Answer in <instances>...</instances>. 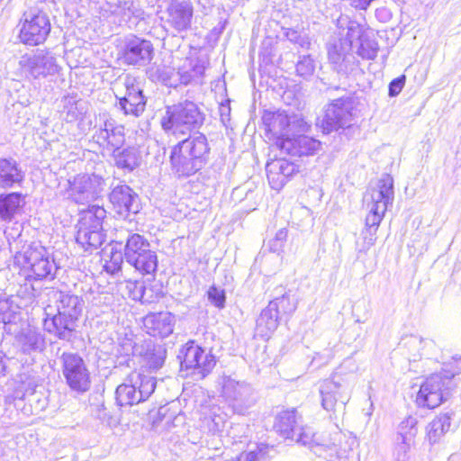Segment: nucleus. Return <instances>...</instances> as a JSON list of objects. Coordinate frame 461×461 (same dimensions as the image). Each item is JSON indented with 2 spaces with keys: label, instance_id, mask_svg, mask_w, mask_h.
Instances as JSON below:
<instances>
[{
  "label": "nucleus",
  "instance_id": "obj_17",
  "mask_svg": "<svg viewBox=\"0 0 461 461\" xmlns=\"http://www.w3.org/2000/svg\"><path fill=\"white\" fill-rule=\"evenodd\" d=\"M352 122V104L347 100L337 99L327 106L321 126L323 131L329 133L349 127Z\"/></svg>",
  "mask_w": 461,
  "mask_h": 461
},
{
  "label": "nucleus",
  "instance_id": "obj_28",
  "mask_svg": "<svg viewBox=\"0 0 461 461\" xmlns=\"http://www.w3.org/2000/svg\"><path fill=\"white\" fill-rule=\"evenodd\" d=\"M357 33V38L360 37V28L358 25L352 24L350 27H348V32L347 34V39L344 40V41H339L338 43L330 44L328 47V58L330 61L334 64L338 65L342 62L347 56V53L351 49L353 45V38L354 33Z\"/></svg>",
  "mask_w": 461,
  "mask_h": 461
},
{
  "label": "nucleus",
  "instance_id": "obj_37",
  "mask_svg": "<svg viewBox=\"0 0 461 461\" xmlns=\"http://www.w3.org/2000/svg\"><path fill=\"white\" fill-rule=\"evenodd\" d=\"M417 433V419L412 416H409L400 423L395 438H399L400 440L415 441Z\"/></svg>",
  "mask_w": 461,
  "mask_h": 461
},
{
  "label": "nucleus",
  "instance_id": "obj_27",
  "mask_svg": "<svg viewBox=\"0 0 461 461\" xmlns=\"http://www.w3.org/2000/svg\"><path fill=\"white\" fill-rule=\"evenodd\" d=\"M23 177V173L15 159L0 158V188H11L20 185Z\"/></svg>",
  "mask_w": 461,
  "mask_h": 461
},
{
  "label": "nucleus",
  "instance_id": "obj_52",
  "mask_svg": "<svg viewBox=\"0 0 461 461\" xmlns=\"http://www.w3.org/2000/svg\"><path fill=\"white\" fill-rule=\"evenodd\" d=\"M413 445L414 441L400 440L399 438H395V450L397 453V457L399 459L405 457L407 453L410 451L411 447Z\"/></svg>",
  "mask_w": 461,
  "mask_h": 461
},
{
  "label": "nucleus",
  "instance_id": "obj_18",
  "mask_svg": "<svg viewBox=\"0 0 461 461\" xmlns=\"http://www.w3.org/2000/svg\"><path fill=\"white\" fill-rule=\"evenodd\" d=\"M24 264L30 267L35 278L53 276L56 268L53 259L43 247H29L23 254Z\"/></svg>",
  "mask_w": 461,
  "mask_h": 461
},
{
  "label": "nucleus",
  "instance_id": "obj_60",
  "mask_svg": "<svg viewBox=\"0 0 461 461\" xmlns=\"http://www.w3.org/2000/svg\"><path fill=\"white\" fill-rule=\"evenodd\" d=\"M295 43L299 44L301 47L304 49H309L311 45V41L308 37L301 36V39L298 40Z\"/></svg>",
  "mask_w": 461,
  "mask_h": 461
},
{
  "label": "nucleus",
  "instance_id": "obj_41",
  "mask_svg": "<svg viewBox=\"0 0 461 461\" xmlns=\"http://www.w3.org/2000/svg\"><path fill=\"white\" fill-rule=\"evenodd\" d=\"M66 120L73 122L85 113V103L82 100H76L73 97H66L64 104Z\"/></svg>",
  "mask_w": 461,
  "mask_h": 461
},
{
  "label": "nucleus",
  "instance_id": "obj_58",
  "mask_svg": "<svg viewBox=\"0 0 461 461\" xmlns=\"http://www.w3.org/2000/svg\"><path fill=\"white\" fill-rule=\"evenodd\" d=\"M285 36L287 37V39L291 41V42H294L295 43L296 41H298V40L301 39V34L298 33V32H296L295 30L294 29H288L286 33H285Z\"/></svg>",
  "mask_w": 461,
  "mask_h": 461
},
{
  "label": "nucleus",
  "instance_id": "obj_31",
  "mask_svg": "<svg viewBox=\"0 0 461 461\" xmlns=\"http://www.w3.org/2000/svg\"><path fill=\"white\" fill-rule=\"evenodd\" d=\"M274 306V304H268L257 320L256 331L264 339H268L279 324V316L273 310Z\"/></svg>",
  "mask_w": 461,
  "mask_h": 461
},
{
  "label": "nucleus",
  "instance_id": "obj_56",
  "mask_svg": "<svg viewBox=\"0 0 461 461\" xmlns=\"http://www.w3.org/2000/svg\"><path fill=\"white\" fill-rule=\"evenodd\" d=\"M287 238V230L286 229H280L275 236L274 242L276 243L275 246L282 247L283 243L285 241Z\"/></svg>",
  "mask_w": 461,
  "mask_h": 461
},
{
  "label": "nucleus",
  "instance_id": "obj_15",
  "mask_svg": "<svg viewBox=\"0 0 461 461\" xmlns=\"http://www.w3.org/2000/svg\"><path fill=\"white\" fill-rule=\"evenodd\" d=\"M181 353L183 354L181 368L193 370V375L200 378L205 377L215 366L214 357L194 342L187 343Z\"/></svg>",
  "mask_w": 461,
  "mask_h": 461
},
{
  "label": "nucleus",
  "instance_id": "obj_57",
  "mask_svg": "<svg viewBox=\"0 0 461 461\" xmlns=\"http://www.w3.org/2000/svg\"><path fill=\"white\" fill-rule=\"evenodd\" d=\"M230 107L229 104H221L220 106L221 120L223 123L230 121Z\"/></svg>",
  "mask_w": 461,
  "mask_h": 461
},
{
  "label": "nucleus",
  "instance_id": "obj_47",
  "mask_svg": "<svg viewBox=\"0 0 461 461\" xmlns=\"http://www.w3.org/2000/svg\"><path fill=\"white\" fill-rule=\"evenodd\" d=\"M137 378H138V382L136 386L135 387V390L137 391L138 394L140 393V391H146V386L149 385L150 388L149 390L148 391V399L149 398V396L154 393L155 391V388H156V384H157V381H156V378L151 376V375H145V374H141L140 372H137Z\"/></svg>",
  "mask_w": 461,
  "mask_h": 461
},
{
  "label": "nucleus",
  "instance_id": "obj_34",
  "mask_svg": "<svg viewBox=\"0 0 461 461\" xmlns=\"http://www.w3.org/2000/svg\"><path fill=\"white\" fill-rule=\"evenodd\" d=\"M451 426V415L443 413L437 416L428 426V438L430 443L434 444L447 432Z\"/></svg>",
  "mask_w": 461,
  "mask_h": 461
},
{
  "label": "nucleus",
  "instance_id": "obj_2",
  "mask_svg": "<svg viewBox=\"0 0 461 461\" xmlns=\"http://www.w3.org/2000/svg\"><path fill=\"white\" fill-rule=\"evenodd\" d=\"M203 121V113L197 104L185 100L167 107L161 126L167 134L180 137L199 128Z\"/></svg>",
  "mask_w": 461,
  "mask_h": 461
},
{
  "label": "nucleus",
  "instance_id": "obj_14",
  "mask_svg": "<svg viewBox=\"0 0 461 461\" xmlns=\"http://www.w3.org/2000/svg\"><path fill=\"white\" fill-rule=\"evenodd\" d=\"M181 353L183 354L181 368L193 370V375L200 378L205 377L215 366L214 357L194 342L187 343Z\"/></svg>",
  "mask_w": 461,
  "mask_h": 461
},
{
  "label": "nucleus",
  "instance_id": "obj_40",
  "mask_svg": "<svg viewBox=\"0 0 461 461\" xmlns=\"http://www.w3.org/2000/svg\"><path fill=\"white\" fill-rule=\"evenodd\" d=\"M378 227L366 223V228L361 232V240L357 241V249L359 252L366 253L375 245Z\"/></svg>",
  "mask_w": 461,
  "mask_h": 461
},
{
  "label": "nucleus",
  "instance_id": "obj_63",
  "mask_svg": "<svg viewBox=\"0 0 461 461\" xmlns=\"http://www.w3.org/2000/svg\"><path fill=\"white\" fill-rule=\"evenodd\" d=\"M376 14H377V15L384 14V16H388L387 10H385V9H383V10H377V11H376Z\"/></svg>",
  "mask_w": 461,
  "mask_h": 461
},
{
  "label": "nucleus",
  "instance_id": "obj_51",
  "mask_svg": "<svg viewBox=\"0 0 461 461\" xmlns=\"http://www.w3.org/2000/svg\"><path fill=\"white\" fill-rule=\"evenodd\" d=\"M134 345H135V342L133 341L131 336L128 337V335H126L123 339H119L118 351L122 355L129 356V355L134 353Z\"/></svg>",
  "mask_w": 461,
  "mask_h": 461
},
{
  "label": "nucleus",
  "instance_id": "obj_9",
  "mask_svg": "<svg viewBox=\"0 0 461 461\" xmlns=\"http://www.w3.org/2000/svg\"><path fill=\"white\" fill-rule=\"evenodd\" d=\"M62 375L70 389L78 393L90 388V374L83 358L76 353H63L61 357Z\"/></svg>",
  "mask_w": 461,
  "mask_h": 461
},
{
  "label": "nucleus",
  "instance_id": "obj_16",
  "mask_svg": "<svg viewBox=\"0 0 461 461\" xmlns=\"http://www.w3.org/2000/svg\"><path fill=\"white\" fill-rule=\"evenodd\" d=\"M20 65L34 79L55 75L59 70L57 59L50 52L45 50L23 57Z\"/></svg>",
  "mask_w": 461,
  "mask_h": 461
},
{
  "label": "nucleus",
  "instance_id": "obj_25",
  "mask_svg": "<svg viewBox=\"0 0 461 461\" xmlns=\"http://www.w3.org/2000/svg\"><path fill=\"white\" fill-rule=\"evenodd\" d=\"M175 322V316L168 312L149 313L143 320L147 333L159 338H166L172 334Z\"/></svg>",
  "mask_w": 461,
  "mask_h": 461
},
{
  "label": "nucleus",
  "instance_id": "obj_23",
  "mask_svg": "<svg viewBox=\"0 0 461 461\" xmlns=\"http://www.w3.org/2000/svg\"><path fill=\"white\" fill-rule=\"evenodd\" d=\"M137 371L131 372L124 383L120 384L116 389V401L121 406H131L139 404L148 400V391L149 386H146V391H140L138 394L135 387L138 382Z\"/></svg>",
  "mask_w": 461,
  "mask_h": 461
},
{
  "label": "nucleus",
  "instance_id": "obj_13",
  "mask_svg": "<svg viewBox=\"0 0 461 461\" xmlns=\"http://www.w3.org/2000/svg\"><path fill=\"white\" fill-rule=\"evenodd\" d=\"M100 123L95 131L92 139L104 150L116 152L123 145L124 127L116 124L115 121L109 115H100Z\"/></svg>",
  "mask_w": 461,
  "mask_h": 461
},
{
  "label": "nucleus",
  "instance_id": "obj_55",
  "mask_svg": "<svg viewBox=\"0 0 461 461\" xmlns=\"http://www.w3.org/2000/svg\"><path fill=\"white\" fill-rule=\"evenodd\" d=\"M357 53L364 59H373L376 56V49L373 47L366 49L364 43L361 42L358 47Z\"/></svg>",
  "mask_w": 461,
  "mask_h": 461
},
{
  "label": "nucleus",
  "instance_id": "obj_10",
  "mask_svg": "<svg viewBox=\"0 0 461 461\" xmlns=\"http://www.w3.org/2000/svg\"><path fill=\"white\" fill-rule=\"evenodd\" d=\"M454 375L433 374L421 384L416 397L418 405L433 409L439 406L448 395V384Z\"/></svg>",
  "mask_w": 461,
  "mask_h": 461
},
{
  "label": "nucleus",
  "instance_id": "obj_1",
  "mask_svg": "<svg viewBox=\"0 0 461 461\" xmlns=\"http://www.w3.org/2000/svg\"><path fill=\"white\" fill-rule=\"evenodd\" d=\"M209 150L208 141L203 134L189 136L172 149L171 166L178 176H189L202 167Z\"/></svg>",
  "mask_w": 461,
  "mask_h": 461
},
{
  "label": "nucleus",
  "instance_id": "obj_12",
  "mask_svg": "<svg viewBox=\"0 0 461 461\" xmlns=\"http://www.w3.org/2000/svg\"><path fill=\"white\" fill-rule=\"evenodd\" d=\"M194 9L189 0H170L164 12L162 20L177 34L191 30Z\"/></svg>",
  "mask_w": 461,
  "mask_h": 461
},
{
  "label": "nucleus",
  "instance_id": "obj_35",
  "mask_svg": "<svg viewBox=\"0 0 461 461\" xmlns=\"http://www.w3.org/2000/svg\"><path fill=\"white\" fill-rule=\"evenodd\" d=\"M131 266L142 275L153 274L158 267L157 254L150 249L140 256L137 261L131 263Z\"/></svg>",
  "mask_w": 461,
  "mask_h": 461
},
{
  "label": "nucleus",
  "instance_id": "obj_53",
  "mask_svg": "<svg viewBox=\"0 0 461 461\" xmlns=\"http://www.w3.org/2000/svg\"><path fill=\"white\" fill-rule=\"evenodd\" d=\"M405 76H401L397 78H394L389 85V95L390 96H396L398 95L401 91L402 90L404 85H405Z\"/></svg>",
  "mask_w": 461,
  "mask_h": 461
},
{
  "label": "nucleus",
  "instance_id": "obj_5",
  "mask_svg": "<svg viewBox=\"0 0 461 461\" xmlns=\"http://www.w3.org/2000/svg\"><path fill=\"white\" fill-rule=\"evenodd\" d=\"M218 384L221 387L218 393L234 413L243 415L256 403V393L245 381L223 375L219 378Z\"/></svg>",
  "mask_w": 461,
  "mask_h": 461
},
{
  "label": "nucleus",
  "instance_id": "obj_38",
  "mask_svg": "<svg viewBox=\"0 0 461 461\" xmlns=\"http://www.w3.org/2000/svg\"><path fill=\"white\" fill-rule=\"evenodd\" d=\"M115 164L120 168L134 169L139 165V158L132 148L125 149L114 155Z\"/></svg>",
  "mask_w": 461,
  "mask_h": 461
},
{
  "label": "nucleus",
  "instance_id": "obj_33",
  "mask_svg": "<svg viewBox=\"0 0 461 461\" xmlns=\"http://www.w3.org/2000/svg\"><path fill=\"white\" fill-rule=\"evenodd\" d=\"M298 417L296 414V411L286 410L281 411L276 416V421L275 424V428L277 432L282 435L285 438H294V434L296 429L298 427Z\"/></svg>",
  "mask_w": 461,
  "mask_h": 461
},
{
  "label": "nucleus",
  "instance_id": "obj_54",
  "mask_svg": "<svg viewBox=\"0 0 461 461\" xmlns=\"http://www.w3.org/2000/svg\"><path fill=\"white\" fill-rule=\"evenodd\" d=\"M127 288L132 290L131 298L133 300L144 301V286L141 284L130 282Z\"/></svg>",
  "mask_w": 461,
  "mask_h": 461
},
{
  "label": "nucleus",
  "instance_id": "obj_29",
  "mask_svg": "<svg viewBox=\"0 0 461 461\" xmlns=\"http://www.w3.org/2000/svg\"><path fill=\"white\" fill-rule=\"evenodd\" d=\"M24 203V196L20 193L0 194V221L10 222Z\"/></svg>",
  "mask_w": 461,
  "mask_h": 461
},
{
  "label": "nucleus",
  "instance_id": "obj_26",
  "mask_svg": "<svg viewBox=\"0 0 461 461\" xmlns=\"http://www.w3.org/2000/svg\"><path fill=\"white\" fill-rule=\"evenodd\" d=\"M268 130L276 137V141L290 137L289 133L301 128L303 122L296 116H289L285 112H277L272 114L267 124Z\"/></svg>",
  "mask_w": 461,
  "mask_h": 461
},
{
  "label": "nucleus",
  "instance_id": "obj_44",
  "mask_svg": "<svg viewBox=\"0 0 461 461\" xmlns=\"http://www.w3.org/2000/svg\"><path fill=\"white\" fill-rule=\"evenodd\" d=\"M158 79L161 81L165 86L170 87L177 86L179 83L178 71H175L174 68L169 67H159L157 69Z\"/></svg>",
  "mask_w": 461,
  "mask_h": 461
},
{
  "label": "nucleus",
  "instance_id": "obj_48",
  "mask_svg": "<svg viewBox=\"0 0 461 461\" xmlns=\"http://www.w3.org/2000/svg\"><path fill=\"white\" fill-rule=\"evenodd\" d=\"M314 434L309 427H297L294 438L290 439L294 440L303 446H310L313 442Z\"/></svg>",
  "mask_w": 461,
  "mask_h": 461
},
{
  "label": "nucleus",
  "instance_id": "obj_3",
  "mask_svg": "<svg viewBox=\"0 0 461 461\" xmlns=\"http://www.w3.org/2000/svg\"><path fill=\"white\" fill-rule=\"evenodd\" d=\"M83 303L74 294L59 292L57 295L58 313L45 325L49 331L55 333L59 339L70 340L75 327V321L81 314Z\"/></svg>",
  "mask_w": 461,
  "mask_h": 461
},
{
  "label": "nucleus",
  "instance_id": "obj_62",
  "mask_svg": "<svg viewBox=\"0 0 461 461\" xmlns=\"http://www.w3.org/2000/svg\"><path fill=\"white\" fill-rule=\"evenodd\" d=\"M226 461H242V457H241V455L240 453L237 456L232 457V458L229 459V460H226Z\"/></svg>",
  "mask_w": 461,
  "mask_h": 461
},
{
  "label": "nucleus",
  "instance_id": "obj_21",
  "mask_svg": "<svg viewBox=\"0 0 461 461\" xmlns=\"http://www.w3.org/2000/svg\"><path fill=\"white\" fill-rule=\"evenodd\" d=\"M276 146L284 153L302 157L314 155L320 149L321 142L313 138L299 135L277 140Z\"/></svg>",
  "mask_w": 461,
  "mask_h": 461
},
{
  "label": "nucleus",
  "instance_id": "obj_45",
  "mask_svg": "<svg viewBox=\"0 0 461 461\" xmlns=\"http://www.w3.org/2000/svg\"><path fill=\"white\" fill-rule=\"evenodd\" d=\"M315 70V61L310 55L300 58L296 64V72L300 77L308 78L312 77Z\"/></svg>",
  "mask_w": 461,
  "mask_h": 461
},
{
  "label": "nucleus",
  "instance_id": "obj_4",
  "mask_svg": "<svg viewBox=\"0 0 461 461\" xmlns=\"http://www.w3.org/2000/svg\"><path fill=\"white\" fill-rule=\"evenodd\" d=\"M106 216L101 206L93 205L81 213L77 225L76 241L86 251H92L104 241L103 221Z\"/></svg>",
  "mask_w": 461,
  "mask_h": 461
},
{
  "label": "nucleus",
  "instance_id": "obj_22",
  "mask_svg": "<svg viewBox=\"0 0 461 461\" xmlns=\"http://www.w3.org/2000/svg\"><path fill=\"white\" fill-rule=\"evenodd\" d=\"M321 405L327 411H335L339 402L343 406L350 399V392L345 386L334 380H325L320 387Z\"/></svg>",
  "mask_w": 461,
  "mask_h": 461
},
{
  "label": "nucleus",
  "instance_id": "obj_42",
  "mask_svg": "<svg viewBox=\"0 0 461 461\" xmlns=\"http://www.w3.org/2000/svg\"><path fill=\"white\" fill-rule=\"evenodd\" d=\"M269 447L258 444L240 452L242 461H266L268 458Z\"/></svg>",
  "mask_w": 461,
  "mask_h": 461
},
{
  "label": "nucleus",
  "instance_id": "obj_59",
  "mask_svg": "<svg viewBox=\"0 0 461 461\" xmlns=\"http://www.w3.org/2000/svg\"><path fill=\"white\" fill-rule=\"evenodd\" d=\"M167 411V408L161 407V408H159L158 412V417L162 416L163 418L166 419V420H165V425L166 426H167L169 424V422L172 420V418H173V415L166 417Z\"/></svg>",
  "mask_w": 461,
  "mask_h": 461
},
{
  "label": "nucleus",
  "instance_id": "obj_36",
  "mask_svg": "<svg viewBox=\"0 0 461 461\" xmlns=\"http://www.w3.org/2000/svg\"><path fill=\"white\" fill-rule=\"evenodd\" d=\"M19 341L24 352L41 350L44 345L41 336L33 330L23 331L19 337Z\"/></svg>",
  "mask_w": 461,
  "mask_h": 461
},
{
  "label": "nucleus",
  "instance_id": "obj_50",
  "mask_svg": "<svg viewBox=\"0 0 461 461\" xmlns=\"http://www.w3.org/2000/svg\"><path fill=\"white\" fill-rule=\"evenodd\" d=\"M215 410L219 411V408H213L210 415V420L208 421L207 426L213 432L220 431L223 429L225 423V418L220 414H217Z\"/></svg>",
  "mask_w": 461,
  "mask_h": 461
},
{
  "label": "nucleus",
  "instance_id": "obj_46",
  "mask_svg": "<svg viewBox=\"0 0 461 461\" xmlns=\"http://www.w3.org/2000/svg\"><path fill=\"white\" fill-rule=\"evenodd\" d=\"M123 262V255L120 250L112 249L109 259H105L104 268L106 272L115 274L121 270Z\"/></svg>",
  "mask_w": 461,
  "mask_h": 461
},
{
  "label": "nucleus",
  "instance_id": "obj_19",
  "mask_svg": "<svg viewBox=\"0 0 461 461\" xmlns=\"http://www.w3.org/2000/svg\"><path fill=\"white\" fill-rule=\"evenodd\" d=\"M153 50L149 41L133 36L126 40L122 59L128 65L145 66L152 59Z\"/></svg>",
  "mask_w": 461,
  "mask_h": 461
},
{
  "label": "nucleus",
  "instance_id": "obj_61",
  "mask_svg": "<svg viewBox=\"0 0 461 461\" xmlns=\"http://www.w3.org/2000/svg\"><path fill=\"white\" fill-rule=\"evenodd\" d=\"M164 359L162 357H158L155 360L153 364H150V366L153 368H158L163 365Z\"/></svg>",
  "mask_w": 461,
  "mask_h": 461
},
{
  "label": "nucleus",
  "instance_id": "obj_32",
  "mask_svg": "<svg viewBox=\"0 0 461 461\" xmlns=\"http://www.w3.org/2000/svg\"><path fill=\"white\" fill-rule=\"evenodd\" d=\"M150 250L149 242L141 235L133 233L129 235L124 247V258L130 265L137 261L143 253Z\"/></svg>",
  "mask_w": 461,
  "mask_h": 461
},
{
  "label": "nucleus",
  "instance_id": "obj_11",
  "mask_svg": "<svg viewBox=\"0 0 461 461\" xmlns=\"http://www.w3.org/2000/svg\"><path fill=\"white\" fill-rule=\"evenodd\" d=\"M104 181L97 175H77L68 180V197L77 203L95 200L104 191Z\"/></svg>",
  "mask_w": 461,
  "mask_h": 461
},
{
  "label": "nucleus",
  "instance_id": "obj_6",
  "mask_svg": "<svg viewBox=\"0 0 461 461\" xmlns=\"http://www.w3.org/2000/svg\"><path fill=\"white\" fill-rule=\"evenodd\" d=\"M393 198V180L388 175L384 176L364 196V202L368 210L366 224L379 226Z\"/></svg>",
  "mask_w": 461,
  "mask_h": 461
},
{
  "label": "nucleus",
  "instance_id": "obj_7",
  "mask_svg": "<svg viewBox=\"0 0 461 461\" xmlns=\"http://www.w3.org/2000/svg\"><path fill=\"white\" fill-rule=\"evenodd\" d=\"M21 23L19 38L27 45L36 46L43 43L50 32L49 17L41 11L25 12Z\"/></svg>",
  "mask_w": 461,
  "mask_h": 461
},
{
  "label": "nucleus",
  "instance_id": "obj_43",
  "mask_svg": "<svg viewBox=\"0 0 461 461\" xmlns=\"http://www.w3.org/2000/svg\"><path fill=\"white\" fill-rule=\"evenodd\" d=\"M410 346L412 348H417L419 350L418 357H430L433 356V353L436 350V345L431 339H424L417 337H412L410 340Z\"/></svg>",
  "mask_w": 461,
  "mask_h": 461
},
{
  "label": "nucleus",
  "instance_id": "obj_30",
  "mask_svg": "<svg viewBox=\"0 0 461 461\" xmlns=\"http://www.w3.org/2000/svg\"><path fill=\"white\" fill-rule=\"evenodd\" d=\"M206 68V61L200 58H188L178 68L179 83L187 85L194 79L203 76Z\"/></svg>",
  "mask_w": 461,
  "mask_h": 461
},
{
  "label": "nucleus",
  "instance_id": "obj_24",
  "mask_svg": "<svg viewBox=\"0 0 461 461\" xmlns=\"http://www.w3.org/2000/svg\"><path fill=\"white\" fill-rule=\"evenodd\" d=\"M266 170L268 182L274 189L282 188L287 179L298 172L297 166L285 158L271 160L267 164Z\"/></svg>",
  "mask_w": 461,
  "mask_h": 461
},
{
  "label": "nucleus",
  "instance_id": "obj_49",
  "mask_svg": "<svg viewBox=\"0 0 461 461\" xmlns=\"http://www.w3.org/2000/svg\"><path fill=\"white\" fill-rule=\"evenodd\" d=\"M208 300L216 307L221 309L225 305V293L223 289L214 285L211 286L207 292Z\"/></svg>",
  "mask_w": 461,
  "mask_h": 461
},
{
  "label": "nucleus",
  "instance_id": "obj_8",
  "mask_svg": "<svg viewBox=\"0 0 461 461\" xmlns=\"http://www.w3.org/2000/svg\"><path fill=\"white\" fill-rule=\"evenodd\" d=\"M113 89L119 100V107L124 114L139 117L144 112L145 97L135 78L126 77L122 82H117Z\"/></svg>",
  "mask_w": 461,
  "mask_h": 461
},
{
  "label": "nucleus",
  "instance_id": "obj_39",
  "mask_svg": "<svg viewBox=\"0 0 461 461\" xmlns=\"http://www.w3.org/2000/svg\"><path fill=\"white\" fill-rule=\"evenodd\" d=\"M268 304H274L273 310L277 313L278 316L280 314H287L290 315L294 312H295L297 308V303L290 297L288 293H285L280 297H276Z\"/></svg>",
  "mask_w": 461,
  "mask_h": 461
},
{
  "label": "nucleus",
  "instance_id": "obj_20",
  "mask_svg": "<svg viewBox=\"0 0 461 461\" xmlns=\"http://www.w3.org/2000/svg\"><path fill=\"white\" fill-rule=\"evenodd\" d=\"M109 198L116 212L123 217L136 214L140 209L138 194L126 185L113 187Z\"/></svg>",
  "mask_w": 461,
  "mask_h": 461
},
{
  "label": "nucleus",
  "instance_id": "obj_64",
  "mask_svg": "<svg viewBox=\"0 0 461 461\" xmlns=\"http://www.w3.org/2000/svg\"><path fill=\"white\" fill-rule=\"evenodd\" d=\"M30 288H31V289H32V294H31V296H30V298H29V300L31 301V300L35 296V294H34V287H33L32 285H31V286H30Z\"/></svg>",
  "mask_w": 461,
  "mask_h": 461
}]
</instances>
